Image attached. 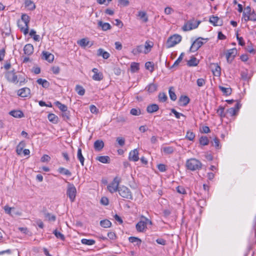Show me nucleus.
Returning <instances> with one entry per match:
<instances>
[{
    "label": "nucleus",
    "mask_w": 256,
    "mask_h": 256,
    "mask_svg": "<svg viewBox=\"0 0 256 256\" xmlns=\"http://www.w3.org/2000/svg\"><path fill=\"white\" fill-rule=\"evenodd\" d=\"M120 183V180L118 177H116L108 186V190L110 193H114L118 191V186Z\"/></svg>",
    "instance_id": "obj_7"
},
{
    "label": "nucleus",
    "mask_w": 256,
    "mask_h": 256,
    "mask_svg": "<svg viewBox=\"0 0 256 256\" xmlns=\"http://www.w3.org/2000/svg\"><path fill=\"white\" fill-rule=\"evenodd\" d=\"M220 90L226 96H229L231 94L232 90L230 88H224L222 86H218Z\"/></svg>",
    "instance_id": "obj_31"
},
{
    "label": "nucleus",
    "mask_w": 256,
    "mask_h": 256,
    "mask_svg": "<svg viewBox=\"0 0 256 256\" xmlns=\"http://www.w3.org/2000/svg\"><path fill=\"white\" fill-rule=\"evenodd\" d=\"M5 77L10 82L14 84H18V76L16 74L14 70L6 72L5 73Z\"/></svg>",
    "instance_id": "obj_8"
},
{
    "label": "nucleus",
    "mask_w": 256,
    "mask_h": 256,
    "mask_svg": "<svg viewBox=\"0 0 256 256\" xmlns=\"http://www.w3.org/2000/svg\"><path fill=\"white\" fill-rule=\"evenodd\" d=\"M22 22L23 24H21L20 22L18 24V26L20 28L21 32H22L24 35L27 34L28 33V24L30 22V17L26 14H22L21 17Z\"/></svg>",
    "instance_id": "obj_2"
},
{
    "label": "nucleus",
    "mask_w": 256,
    "mask_h": 256,
    "mask_svg": "<svg viewBox=\"0 0 256 256\" xmlns=\"http://www.w3.org/2000/svg\"><path fill=\"white\" fill-rule=\"evenodd\" d=\"M145 67L146 69L152 72L154 70V64L151 62H148L145 64Z\"/></svg>",
    "instance_id": "obj_49"
},
{
    "label": "nucleus",
    "mask_w": 256,
    "mask_h": 256,
    "mask_svg": "<svg viewBox=\"0 0 256 256\" xmlns=\"http://www.w3.org/2000/svg\"><path fill=\"white\" fill-rule=\"evenodd\" d=\"M224 108L222 106H220L218 109L217 110V114L221 117L223 118L226 116L224 113Z\"/></svg>",
    "instance_id": "obj_57"
},
{
    "label": "nucleus",
    "mask_w": 256,
    "mask_h": 256,
    "mask_svg": "<svg viewBox=\"0 0 256 256\" xmlns=\"http://www.w3.org/2000/svg\"><path fill=\"white\" fill-rule=\"evenodd\" d=\"M198 60L195 57H192L188 62V64L190 66H196L198 64Z\"/></svg>",
    "instance_id": "obj_36"
},
{
    "label": "nucleus",
    "mask_w": 256,
    "mask_h": 256,
    "mask_svg": "<svg viewBox=\"0 0 256 256\" xmlns=\"http://www.w3.org/2000/svg\"><path fill=\"white\" fill-rule=\"evenodd\" d=\"M92 78L94 80L100 81L103 78V74L102 72H99L98 74H94Z\"/></svg>",
    "instance_id": "obj_48"
},
{
    "label": "nucleus",
    "mask_w": 256,
    "mask_h": 256,
    "mask_svg": "<svg viewBox=\"0 0 256 256\" xmlns=\"http://www.w3.org/2000/svg\"><path fill=\"white\" fill-rule=\"evenodd\" d=\"M153 44H152V42H146L145 43L144 48V52L146 54L149 52Z\"/></svg>",
    "instance_id": "obj_37"
},
{
    "label": "nucleus",
    "mask_w": 256,
    "mask_h": 256,
    "mask_svg": "<svg viewBox=\"0 0 256 256\" xmlns=\"http://www.w3.org/2000/svg\"><path fill=\"white\" fill-rule=\"evenodd\" d=\"M76 190L74 186L70 182L68 183L66 194L69 197L70 201L73 202L76 198Z\"/></svg>",
    "instance_id": "obj_6"
},
{
    "label": "nucleus",
    "mask_w": 256,
    "mask_h": 256,
    "mask_svg": "<svg viewBox=\"0 0 256 256\" xmlns=\"http://www.w3.org/2000/svg\"><path fill=\"white\" fill-rule=\"evenodd\" d=\"M97 55L102 56L104 59H108L110 56V54L108 52L104 51L101 48L98 50Z\"/></svg>",
    "instance_id": "obj_20"
},
{
    "label": "nucleus",
    "mask_w": 256,
    "mask_h": 256,
    "mask_svg": "<svg viewBox=\"0 0 256 256\" xmlns=\"http://www.w3.org/2000/svg\"><path fill=\"white\" fill-rule=\"evenodd\" d=\"M45 218L50 221H55L56 218L55 216L50 213L45 214Z\"/></svg>",
    "instance_id": "obj_58"
},
{
    "label": "nucleus",
    "mask_w": 256,
    "mask_h": 256,
    "mask_svg": "<svg viewBox=\"0 0 256 256\" xmlns=\"http://www.w3.org/2000/svg\"><path fill=\"white\" fill-rule=\"evenodd\" d=\"M128 158L130 160L137 162L139 160L138 152V149L136 148L130 152Z\"/></svg>",
    "instance_id": "obj_12"
},
{
    "label": "nucleus",
    "mask_w": 256,
    "mask_h": 256,
    "mask_svg": "<svg viewBox=\"0 0 256 256\" xmlns=\"http://www.w3.org/2000/svg\"><path fill=\"white\" fill-rule=\"evenodd\" d=\"M78 44L82 47H86L89 44V41L86 38H82L78 42Z\"/></svg>",
    "instance_id": "obj_45"
},
{
    "label": "nucleus",
    "mask_w": 256,
    "mask_h": 256,
    "mask_svg": "<svg viewBox=\"0 0 256 256\" xmlns=\"http://www.w3.org/2000/svg\"><path fill=\"white\" fill-rule=\"evenodd\" d=\"M54 104L60 108V110H61L62 112H65L67 110L68 108L67 106L60 103L58 101H56L54 102Z\"/></svg>",
    "instance_id": "obj_42"
},
{
    "label": "nucleus",
    "mask_w": 256,
    "mask_h": 256,
    "mask_svg": "<svg viewBox=\"0 0 256 256\" xmlns=\"http://www.w3.org/2000/svg\"><path fill=\"white\" fill-rule=\"evenodd\" d=\"M53 234L56 236V238H59L62 240H64L65 239L64 236L61 232H58L57 230H55L53 232Z\"/></svg>",
    "instance_id": "obj_46"
},
{
    "label": "nucleus",
    "mask_w": 256,
    "mask_h": 256,
    "mask_svg": "<svg viewBox=\"0 0 256 256\" xmlns=\"http://www.w3.org/2000/svg\"><path fill=\"white\" fill-rule=\"evenodd\" d=\"M42 58L47 60L49 62H53L54 60V56L48 52L44 51L42 53Z\"/></svg>",
    "instance_id": "obj_17"
},
{
    "label": "nucleus",
    "mask_w": 256,
    "mask_h": 256,
    "mask_svg": "<svg viewBox=\"0 0 256 256\" xmlns=\"http://www.w3.org/2000/svg\"><path fill=\"white\" fill-rule=\"evenodd\" d=\"M119 194L124 198L132 200L133 196L130 190L125 186H122L118 189Z\"/></svg>",
    "instance_id": "obj_5"
},
{
    "label": "nucleus",
    "mask_w": 256,
    "mask_h": 256,
    "mask_svg": "<svg viewBox=\"0 0 256 256\" xmlns=\"http://www.w3.org/2000/svg\"><path fill=\"white\" fill-rule=\"evenodd\" d=\"M158 88V85L156 84L151 83L148 84L146 90L150 93H152L156 92Z\"/></svg>",
    "instance_id": "obj_21"
},
{
    "label": "nucleus",
    "mask_w": 256,
    "mask_h": 256,
    "mask_svg": "<svg viewBox=\"0 0 256 256\" xmlns=\"http://www.w3.org/2000/svg\"><path fill=\"white\" fill-rule=\"evenodd\" d=\"M167 98H168L167 96L164 93L161 92V93L159 94L158 100L160 102H164L166 100Z\"/></svg>",
    "instance_id": "obj_56"
},
{
    "label": "nucleus",
    "mask_w": 256,
    "mask_h": 256,
    "mask_svg": "<svg viewBox=\"0 0 256 256\" xmlns=\"http://www.w3.org/2000/svg\"><path fill=\"white\" fill-rule=\"evenodd\" d=\"M204 39L202 38H198L194 42L190 48V51L192 52H194L200 48L204 44V42L202 41Z\"/></svg>",
    "instance_id": "obj_9"
},
{
    "label": "nucleus",
    "mask_w": 256,
    "mask_h": 256,
    "mask_svg": "<svg viewBox=\"0 0 256 256\" xmlns=\"http://www.w3.org/2000/svg\"><path fill=\"white\" fill-rule=\"evenodd\" d=\"M202 166V162L199 160L194 158L188 160L186 164V168L192 171L200 170Z\"/></svg>",
    "instance_id": "obj_1"
},
{
    "label": "nucleus",
    "mask_w": 256,
    "mask_h": 256,
    "mask_svg": "<svg viewBox=\"0 0 256 256\" xmlns=\"http://www.w3.org/2000/svg\"><path fill=\"white\" fill-rule=\"evenodd\" d=\"M96 160L103 164H109L110 162L108 156H99L96 158Z\"/></svg>",
    "instance_id": "obj_24"
},
{
    "label": "nucleus",
    "mask_w": 256,
    "mask_h": 256,
    "mask_svg": "<svg viewBox=\"0 0 256 256\" xmlns=\"http://www.w3.org/2000/svg\"><path fill=\"white\" fill-rule=\"evenodd\" d=\"M209 140L206 136H202L200 138V143L202 146H206L208 144Z\"/></svg>",
    "instance_id": "obj_43"
},
{
    "label": "nucleus",
    "mask_w": 256,
    "mask_h": 256,
    "mask_svg": "<svg viewBox=\"0 0 256 256\" xmlns=\"http://www.w3.org/2000/svg\"><path fill=\"white\" fill-rule=\"evenodd\" d=\"M240 106H241L240 104L237 102L234 107L228 108L226 112L230 116H234L236 114Z\"/></svg>",
    "instance_id": "obj_13"
},
{
    "label": "nucleus",
    "mask_w": 256,
    "mask_h": 256,
    "mask_svg": "<svg viewBox=\"0 0 256 256\" xmlns=\"http://www.w3.org/2000/svg\"><path fill=\"white\" fill-rule=\"evenodd\" d=\"M58 172L61 174L67 176H70L72 175L71 172L68 169L63 167H60L58 169Z\"/></svg>",
    "instance_id": "obj_35"
},
{
    "label": "nucleus",
    "mask_w": 256,
    "mask_h": 256,
    "mask_svg": "<svg viewBox=\"0 0 256 256\" xmlns=\"http://www.w3.org/2000/svg\"><path fill=\"white\" fill-rule=\"evenodd\" d=\"M100 224L102 227L108 228L111 226L112 223L109 220H104L100 222Z\"/></svg>",
    "instance_id": "obj_38"
},
{
    "label": "nucleus",
    "mask_w": 256,
    "mask_h": 256,
    "mask_svg": "<svg viewBox=\"0 0 256 256\" xmlns=\"http://www.w3.org/2000/svg\"><path fill=\"white\" fill-rule=\"evenodd\" d=\"M98 25L102 28L103 30H106L111 28V26L108 22H103L102 21H99Z\"/></svg>",
    "instance_id": "obj_29"
},
{
    "label": "nucleus",
    "mask_w": 256,
    "mask_h": 256,
    "mask_svg": "<svg viewBox=\"0 0 256 256\" xmlns=\"http://www.w3.org/2000/svg\"><path fill=\"white\" fill-rule=\"evenodd\" d=\"M76 90L77 93L80 96L84 95L85 93V90L82 86L80 85H76Z\"/></svg>",
    "instance_id": "obj_44"
},
{
    "label": "nucleus",
    "mask_w": 256,
    "mask_h": 256,
    "mask_svg": "<svg viewBox=\"0 0 256 256\" xmlns=\"http://www.w3.org/2000/svg\"><path fill=\"white\" fill-rule=\"evenodd\" d=\"M50 160V156H49L47 154H44L42 158H41V162H48Z\"/></svg>",
    "instance_id": "obj_62"
},
{
    "label": "nucleus",
    "mask_w": 256,
    "mask_h": 256,
    "mask_svg": "<svg viewBox=\"0 0 256 256\" xmlns=\"http://www.w3.org/2000/svg\"><path fill=\"white\" fill-rule=\"evenodd\" d=\"M139 64L133 62L130 65V70L132 72H136L139 70Z\"/></svg>",
    "instance_id": "obj_40"
},
{
    "label": "nucleus",
    "mask_w": 256,
    "mask_h": 256,
    "mask_svg": "<svg viewBox=\"0 0 256 256\" xmlns=\"http://www.w3.org/2000/svg\"><path fill=\"white\" fill-rule=\"evenodd\" d=\"M36 82L38 84L42 85L44 88H48L50 85V82L48 80L42 78L38 79Z\"/></svg>",
    "instance_id": "obj_28"
},
{
    "label": "nucleus",
    "mask_w": 256,
    "mask_h": 256,
    "mask_svg": "<svg viewBox=\"0 0 256 256\" xmlns=\"http://www.w3.org/2000/svg\"><path fill=\"white\" fill-rule=\"evenodd\" d=\"M212 145L214 146L216 149H220L221 146L220 144V140L217 138H214L212 142Z\"/></svg>",
    "instance_id": "obj_47"
},
{
    "label": "nucleus",
    "mask_w": 256,
    "mask_h": 256,
    "mask_svg": "<svg viewBox=\"0 0 256 256\" xmlns=\"http://www.w3.org/2000/svg\"><path fill=\"white\" fill-rule=\"evenodd\" d=\"M24 146V143H23L22 142H20L18 144V146L16 147V153L20 155L21 154Z\"/></svg>",
    "instance_id": "obj_55"
},
{
    "label": "nucleus",
    "mask_w": 256,
    "mask_h": 256,
    "mask_svg": "<svg viewBox=\"0 0 256 256\" xmlns=\"http://www.w3.org/2000/svg\"><path fill=\"white\" fill-rule=\"evenodd\" d=\"M172 88H170V89H169V94H170V98L172 100H176V96L175 94V92L172 90Z\"/></svg>",
    "instance_id": "obj_53"
},
{
    "label": "nucleus",
    "mask_w": 256,
    "mask_h": 256,
    "mask_svg": "<svg viewBox=\"0 0 256 256\" xmlns=\"http://www.w3.org/2000/svg\"><path fill=\"white\" fill-rule=\"evenodd\" d=\"M162 150L165 154H170L174 152L175 148L173 146H169L163 147Z\"/></svg>",
    "instance_id": "obj_26"
},
{
    "label": "nucleus",
    "mask_w": 256,
    "mask_h": 256,
    "mask_svg": "<svg viewBox=\"0 0 256 256\" xmlns=\"http://www.w3.org/2000/svg\"><path fill=\"white\" fill-rule=\"evenodd\" d=\"M174 12V10L170 6H167L164 8V12L165 14L168 15L172 14Z\"/></svg>",
    "instance_id": "obj_60"
},
{
    "label": "nucleus",
    "mask_w": 256,
    "mask_h": 256,
    "mask_svg": "<svg viewBox=\"0 0 256 256\" xmlns=\"http://www.w3.org/2000/svg\"><path fill=\"white\" fill-rule=\"evenodd\" d=\"M146 228V222L144 220L140 221L136 224V229L138 232H143Z\"/></svg>",
    "instance_id": "obj_15"
},
{
    "label": "nucleus",
    "mask_w": 256,
    "mask_h": 256,
    "mask_svg": "<svg viewBox=\"0 0 256 256\" xmlns=\"http://www.w3.org/2000/svg\"><path fill=\"white\" fill-rule=\"evenodd\" d=\"M128 240L130 242L132 243H136L135 245L137 246H140L142 242V240L140 238L134 236L130 237Z\"/></svg>",
    "instance_id": "obj_32"
},
{
    "label": "nucleus",
    "mask_w": 256,
    "mask_h": 256,
    "mask_svg": "<svg viewBox=\"0 0 256 256\" xmlns=\"http://www.w3.org/2000/svg\"><path fill=\"white\" fill-rule=\"evenodd\" d=\"M25 6L30 10H32L36 8V6L34 2L31 0H26L24 2Z\"/></svg>",
    "instance_id": "obj_30"
},
{
    "label": "nucleus",
    "mask_w": 256,
    "mask_h": 256,
    "mask_svg": "<svg viewBox=\"0 0 256 256\" xmlns=\"http://www.w3.org/2000/svg\"><path fill=\"white\" fill-rule=\"evenodd\" d=\"M184 55V53L182 52L178 57V58L174 62V64L172 66V67L176 66L182 62L183 58Z\"/></svg>",
    "instance_id": "obj_51"
},
{
    "label": "nucleus",
    "mask_w": 256,
    "mask_h": 256,
    "mask_svg": "<svg viewBox=\"0 0 256 256\" xmlns=\"http://www.w3.org/2000/svg\"><path fill=\"white\" fill-rule=\"evenodd\" d=\"M118 4L122 6H126L129 4V1L128 0H118Z\"/></svg>",
    "instance_id": "obj_61"
},
{
    "label": "nucleus",
    "mask_w": 256,
    "mask_h": 256,
    "mask_svg": "<svg viewBox=\"0 0 256 256\" xmlns=\"http://www.w3.org/2000/svg\"><path fill=\"white\" fill-rule=\"evenodd\" d=\"M24 51L25 54L28 56L31 55L34 52V47L32 44H26L24 48Z\"/></svg>",
    "instance_id": "obj_16"
},
{
    "label": "nucleus",
    "mask_w": 256,
    "mask_h": 256,
    "mask_svg": "<svg viewBox=\"0 0 256 256\" xmlns=\"http://www.w3.org/2000/svg\"><path fill=\"white\" fill-rule=\"evenodd\" d=\"M201 22L200 20H190L187 22L182 26V29L184 31H188L198 27Z\"/></svg>",
    "instance_id": "obj_4"
},
{
    "label": "nucleus",
    "mask_w": 256,
    "mask_h": 256,
    "mask_svg": "<svg viewBox=\"0 0 256 256\" xmlns=\"http://www.w3.org/2000/svg\"><path fill=\"white\" fill-rule=\"evenodd\" d=\"M138 16L144 22H146L148 21V17L146 13L144 11H140L138 12Z\"/></svg>",
    "instance_id": "obj_27"
},
{
    "label": "nucleus",
    "mask_w": 256,
    "mask_h": 256,
    "mask_svg": "<svg viewBox=\"0 0 256 256\" xmlns=\"http://www.w3.org/2000/svg\"><path fill=\"white\" fill-rule=\"evenodd\" d=\"M77 157L81 164L83 166L84 165V158L82 154V149L80 148L78 150Z\"/></svg>",
    "instance_id": "obj_34"
},
{
    "label": "nucleus",
    "mask_w": 256,
    "mask_h": 256,
    "mask_svg": "<svg viewBox=\"0 0 256 256\" xmlns=\"http://www.w3.org/2000/svg\"><path fill=\"white\" fill-rule=\"evenodd\" d=\"M182 38L181 36L178 34H174L168 38L166 42V47L170 48L174 46L181 42Z\"/></svg>",
    "instance_id": "obj_3"
},
{
    "label": "nucleus",
    "mask_w": 256,
    "mask_h": 256,
    "mask_svg": "<svg viewBox=\"0 0 256 256\" xmlns=\"http://www.w3.org/2000/svg\"><path fill=\"white\" fill-rule=\"evenodd\" d=\"M143 50H144L143 46H142V45L138 46L136 48H134L132 50V52L134 55L136 56V55H137V54L143 52H144Z\"/></svg>",
    "instance_id": "obj_33"
},
{
    "label": "nucleus",
    "mask_w": 256,
    "mask_h": 256,
    "mask_svg": "<svg viewBox=\"0 0 256 256\" xmlns=\"http://www.w3.org/2000/svg\"><path fill=\"white\" fill-rule=\"evenodd\" d=\"M17 94L22 98L29 97L30 94V90L28 88H24L18 91Z\"/></svg>",
    "instance_id": "obj_10"
},
{
    "label": "nucleus",
    "mask_w": 256,
    "mask_h": 256,
    "mask_svg": "<svg viewBox=\"0 0 256 256\" xmlns=\"http://www.w3.org/2000/svg\"><path fill=\"white\" fill-rule=\"evenodd\" d=\"M186 138L190 140H193L195 138V134L194 132L190 131H188L186 132Z\"/></svg>",
    "instance_id": "obj_52"
},
{
    "label": "nucleus",
    "mask_w": 256,
    "mask_h": 256,
    "mask_svg": "<svg viewBox=\"0 0 256 256\" xmlns=\"http://www.w3.org/2000/svg\"><path fill=\"white\" fill-rule=\"evenodd\" d=\"M116 142H118V144L121 146H122L124 145V144H125V140L124 138H122V137H118L116 138Z\"/></svg>",
    "instance_id": "obj_59"
},
{
    "label": "nucleus",
    "mask_w": 256,
    "mask_h": 256,
    "mask_svg": "<svg viewBox=\"0 0 256 256\" xmlns=\"http://www.w3.org/2000/svg\"><path fill=\"white\" fill-rule=\"evenodd\" d=\"M210 68L214 76H220L221 74V68L218 64L213 63L210 64Z\"/></svg>",
    "instance_id": "obj_11"
},
{
    "label": "nucleus",
    "mask_w": 256,
    "mask_h": 256,
    "mask_svg": "<svg viewBox=\"0 0 256 256\" xmlns=\"http://www.w3.org/2000/svg\"><path fill=\"white\" fill-rule=\"evenodd\" d=\"M130 114L133 116H140L141 114V110L140 108H132L130 111Z\"/></svg>",
    "instance_id": "obj_50"
},
{
    "label": "nucleus",
    "mask_w": 256,
    "mask_h": 256,
    "mask_svg": "<svg viewBox=\"0 0 256 256\" xmlns=\"http://www.w3.org/2000/svg\"><path fill=\"white\" fill-rule=\"evenodd\" d=\"M209 22L214 26L222 25V20L218 16H212L210 18Z\"/></svg>",
    "instance_id": "obj_14"
},
{
    "label": "nucleus",
    "mask_w": 256,
    "mask_h": 256,
    "mask_svg": "<svg viewBox=\"0 0 256 256\" xmlns=\"http://www.w3.org/2000/svg\"><path fill=\"white\" fill-rule=\"evenodd\" d=\"M9 114L16 118H22L24 116V113L20 110H13L10 112Z\"/></svg>",
    "instance_id": "obj_18"
},
{
    "label": "nucleus",
    "mask_w": 256,
    "mask_h": 256,
    "mask_svg": "<svg viewBox=\"0 0 256 256\" xmlns=\"http://www.w3.org/2000/svg\"><path fill=\"white\" fill-rule=\"evenodd\" d=\"M171 112L172 113H173L175 116L176 117V118H180V116H182L184 118H186L185 116H184L182 114V113H180L178 112L174 108H172L171 109Z\"/></svg>",
    "instance_id": "obj_54"
},
{
    "label": "nucleus",
    "mask_w": 256,
    "mask_h": 256,
    "mask_svg": "<svg viewBox=\"0 0 256 256\" xmlns=\"http://www.w3.org/2000/svg\"><path fill=\"white\" fill-rule=\"evenodd\" d=\"M190 98L188 96H182L179 99V104L180 106H186L190 102Z\"/></svg>",
    "instance_id": "obj_19"
},
{
    "label": "nucleus",
    "mask_w": 256,
    "mask_h": 256,
    "mask_svg": "<svg viewBox=\"0 0 256 256\" xmlns=\"http://www.w3.org/2000/svg\"><path fill=\"white\" fill-rule=\"evenodd\" d=\"M236 48L230 49L228 50L227 53L226 54V58L228 62L230 60V59L232 57V58L234 57L236 54Z\"/></svg>",
    "instance_id": "obj_25"
},
{
    "label": "nucleus",
    "mask_w": 256,
    "mask_h": 256,
    "mask_svg": "<svg viewBox=\"0 0 256 256\" xmlns=\"http://www.w3.org/2000/svg\"><path fill=\"white\" fill-rule=\"evenodd\" d=\"M196 83L198 86H202L205 84L206 82L204 79L198 78L197 80Z\"/></svg>",
    "instance_id": "obj_64"
},
{
    "label": "nucleus",
    "mask_w": 256,
    "mask_h": 256,
    "mask_svg": "<svg viewBox=\"0 0 256 256\" xmlns=\"http://www.w3.org/2000/svg\"><path fill=\"white\" fill-rule=\"evenodd\" d=\"M48 118L50 122L53 123H56L58 122V117L54 114H48Z\"/></svg>",
    "instance_id": "obj_41"
},
{
    "label": "nucleus",
    "mask_w": 256,
    "mask_h": 256,
    "mask_svg": "<svg viewBox=\"0 0 256 256\" xmlns=\"http://www.w3.org/2000/svg\"><path fill=\"white\" fill-rule=\"evenodd\" d=\"M176 190L178 192L181 194H184L186 193L185 189L184 188V187L182 186H178L176 188Z\"/></svg>",
    "instance_id": "obj_63"
},
{
    "label": "nucleus",
    "mask_w": 256,
    "mask_h": 256,
    "mask_svg": "<svg viewBox=\"0 0 256 256\" xmlns=\"http://www.w3.org/2000/svg\"><path fill=\"white\" fill-rule=\"evenodd\" d=\"M81 242L84 244L92 246L96 243V241L94 240H88L86 238H83L81 240Z\"/></svg>",
    "instance_id": "obj_39"
},
{
    "label": "nucleus",
    "mask_w": 256,
    "mask_h": 256,
    "mask_svg": "<svg viewBox=\"0 0 256 256\" xmlns=\"http://www.w3.org/2000/svg\"><path fill=\"white\" fill-rule=\"evenodd\" d=\"M104 146V143L102 140H97L94 143V148L96 150L100 151L102 149Z\"/></svg>",
    "instance_id": "obj_22"
},
{
    "label": "nucleus",
    "mask_w": 256,
    "mask_h": 256,
    "mask_svg": "<svg viewBox=\"0 0 256 256\" xmlns=\"http://www.w3.org/2000/svg\"><path fill=\"white\" fill-rule=\"evenodd\" d=\"M158 106L156 104H152L147 106L146 110L148 113H153L158 110Z\"/></svg>",
    "instance_id": "obj_23"
}]
</instances>
